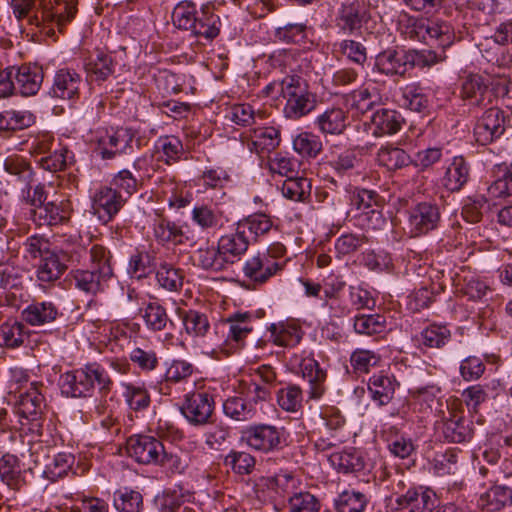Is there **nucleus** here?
Returning <instances> with one entry per match:
<instances>
[{"label":"nucleus","instance_id":"f257e3e1","mask_svg":"<svg viewBox=\"0 0 512 512\" xmlns=\"http://www.w3.org/2000/svg\"><path fill=\"white\" fill-rule=\"evenodd\" d=\"M112 384L108 373L98 363L87 364L60 377L62 393L74 398L90 397L96 387L100 391L108 392Z\"/></svg>","mask_w":512,"mask_h":512},{"label":"nucleus","instance_id":"f03ea898","mask_svg":"<svg viewBox=\"0 0 512 512\" xmlns=\"http://www.w3.org/2000/svg\"><path fill=\"white\" fill-rule=\"evenodd\" d=\"M279 88L285 100L283 114L287 119L298 120L316 108V95L310 91L308 83L302 77L286 76L280 81Z\"/></svg>","mask_w":512,"mask_h":512},{"label":"nucleus","instance_id":"7ed1b4c3","mask_svg":"<svg viewBox=\"0 0 512 512\" xmlns=\"http://www.w3.org/2000/svg\"><path fill=\"white\" fill-rule=\"evenodd\" d=\"M23 204L27 206V218L37 226L58 225L68 218V212L62 204L47 202V193L42 184L27 189Z\"/></svg>","mask_w":512,"mask_h":512},{"label":"nucleus","instance_id":"20e7f679","mask_svg":"<svg viewBox=\"0 0 512 512\" xmlns=\"http://www.w3.org/2000/svg\"><path fill=\"white\" fill-rule=\"evenodd\" d=\"M285 251V247L277 243L267 250L249 257L242 268L245 278L254 287L265 284L283 269L281 258L284 256Z\"/></svg>","mask_w":512,"mask_h":512},{"label":"nucleus","instance_id":"39448f33","mask_svg":"<svg viewBox=\"0 0 512 512\" xmlns=\"http://www.w3.org/2000/svg\"><path fill=\"white\" fill-rule=\"evenodd\" d=\"M289 369L308 383L307 395L310 400H319L326 391L327 373L311 353L294 352L288 359Z\"/></svg>","mask_w":512,"mask_h":512},{"label":"nucleus","instance_id":"423d86ee","mask_svg":"<svg viewBox=\"0 0 512 512\" xmlns=\"http://www.w3.org/2000/svg\"><path fill=\"white\" fill-rule=\"evenodd\" d=\"M287 431L271 424H253L242 433V440L252 450L268 454L277 452L286 445Z\"/></svg>","mask_w":512,"mask_h":512},{"label":"nucleus","instance_id":"0eeeda50","mask_svg":"<svg viewBox=\"0 0 512 512\" xmlns=\"http://www.w3.org/2000/svg\"><path fill=\"white\" fill-rule=\"evenodd\" d=\"M174 26L181 30L190 31L194 36L212 40L219 34L213 17L200 18L196 5L189 1L177 4L172 12Z\"/></svg>","mask_w":512,"mask_h":512},{"label":"nucleus","instance_id":"6e6552de","mask_svg":"<svg viewBox=\"0 0 512 512\" xmlns=\"http://www.w3.org/2000/svg\"><path fill=\"white\" fill-rule=\"evenodd\" d=\"M134 137V132L130 128H99L94 134L93 141L97 144V151L103 159H112L118 154L132 153Z\"/></svg>","mask_w":512,"mask_h":512},{"label":"nucleus","instance_id":"1a4fd4ad","mask_svg":"<svg viewBox=\"0 0 512 512\" xmlns=\"http://www.w3.org/2000/svg\"><path fill=\"white\" fill-rule=\"evenodd\" d=\"M251 320L252 317L248 313H236L219 321L214 325L212 345L218 348L238 345L252 332Z\"/></svg>","mask_w":512,"mask_h":512},{"label":"nucleus","instance_id":"9d476101","mask_svg":"<svg viewBox=\"0 0 512 512\" xmlns=\"http://www.w3.org/2000/svg\"><path fill=\"white\" fill-rule=\"evenodd\" d=\"M84 253H86V249L81 245L75 246L71 251L61 250L56 252L51 250L46 252L37 269L38 280L42 283H51L58 280L67 268L66 262H80Z\"/></svg>","mask_w":512,"mask_h":512},{"label":"nucleus","instance_id":"9b49d317","mask_svg":"<svg viewBox=\"0 0 512 512\" xmlns=\"http://www.w3.org/2000/svg\"><path fill=\"white\" fill-rule=\"evenodd\" d=\"M439 429L445 440L453 443L470 441L473 436L472 422L464 416L460 404L451 403L447 405V412L443 417Z\"/></svg>","mask_w":512,"mask_h":512},{"label":"nucleus","instance_id":"f8f14e48","mask_svg":"<svg viewBox=\"0 0 512 512\" xmlns=\"http://www.w3.org/2000/svg\"><path fill=\"white\" fill-rule=\"evenodd\" d=\"M369 19V7L363 0H346L337 10L335 25L344 34H355Z\"/></svg>","mask_w":512,"mask_h":512},{"label":"nucleus","instance_id":"ddd939ff","mask_svg":"<svg viewBox=\"0 0 512 512\" xmlns=\"http://www.w3.org/2000/svg\"><path fill=\"white\" fill-rule=\"evenodd\" d=\"M505 130V112L500 108L491 107L477 119L473 134L478 144L487 145L500 138Z\"/></svg>","mask_w":512,"mask_h":512},{"label":"nucleus","instance_id":"4468645a","mask_svg":"<svg viewBox=\"0 0 512 512\" xmlns=\"http://www.w3.org/2000/svg\"><path fill=\"white\" fill-rule=\"evenodd\" d=\"M41 26L48 27L50 32L53 26L61 29L70 22L76 14L74 0H39Z\"/></svg>","mask_w":512,"mask_h":512},{"label":"nucleus","instance_id":"2eb2a0df","mask_svg":"<svg viewBox=\"0 0 512 512\" xmlns=\"http://www.w3.org/2000/svg\"><path fill=\"white\" fill-rule=\"evenodd\" d=\"M128 455L140 464H157L163 453L162 442L149 435H134L128 438Z\"/></svg>","mask_w":512,"mask_h":512},{"label":"nucleus","instance_id":"dca6fc26","mask_svg":"<svg viewBox=\"0 0 512 512\" xmlns=\"http://www.w3.org/2000/svg\"><path fill=\"white\" fill-rule=\"evenodd\" d=\"M125 197L112 186H103L92 196V209L100 220L111 221L125 205Z\"/></svg>","mask_w":512,"mask_h":512},{"label":"nucleus","instance_id":"f3484780","mask_svg":"<svg viewBox=\"0 0 512 512\" xmlns=\"http://www.w3.org/2000/svg\"><path fill=\"white\" fill-rule=\"evenodd\" d=\"M82 77L73 69L62 68L56 71L49 95L53 98L66 100L71 103L80 97Z\"/></svg>","mask_w":512,"mask_h":512},{"label":"nucleus","instance_id":"a211bd4d","mask_svg":"<svg viewBox=\"0 0 512 512\" xmlns=\"http://www.w3.org/2000/svg\"><path fill=\"white\" fill-rule=\"evenodd\" d=\"M214 410V399L206 392L192 393L186 396L181 408L184 417L194 425L208 422Z\"/></svg>","mask_w":512,"mask_h":512},{"label":"nucleus","instance_id":"6ab92c4d","mask_svg":"<svg viewBox=\"0 0 512 512\" xmlns=\"http://www.w3.org/2000/svg\"><path fill=\"white\" fill-rule=\"evenodd\" d=\"M439 221V208L430 202L417 204L409 213V227L413 236L423 235L436 229Z\"/></svg>","mask_w":512,"mask_h":512},{"label":"nucleus","instance_id":"aec40b11","mask_svg":"<svg viewBox=\"0 0 512 512\" xmlns=\"http://www.w3.org/2000/svg\"><path fill=\"white\" fill-rule=\"evenodd\" d=\"M395 502L406 512H431L436 507L437 496L431 489L420 486L409 488Z\"/></svg>","mask_w":512,"mask_h":512},{"label":"nucleus","instance_id":"412c9836","mask_svg":"<svg viewBox=\"0 0 512 512\" xmlns=\"http://www.w3.org/2000/svg\"><path fill=\"white\" fill-rule=\"evenodd\" d=\"M328 460L338 472L342 473L369 472L374 468V462L364 452L355 448L332 453Z\"/></svg>","mask_w":512,"mask_h":512},{"label":"nucleus","instance_id":"4be33fe9","mask_svg":"<svg viewBox=\"0 0 512 512\" xmlns=\"http://www.w3.org/2000/svg\"><path fill=\"white\" fill-rule=\"evenodd\" d=\"M112 276L113 268L108 266L97 270L77 269L72 272V282L78 290L95 295L105 289Z\"/></svg>","mask_w":512,"mask_h":512},{"label":"nucleus","instance_id":"5701e85b","mask_svg":"<svg viewBox=\"0 0 512 512\" xmlns=\"http://www.w3.org/2000/svg\"><path fill=\"white\" fill-rule=\"evenodd\" d=\"M470 177V166L463 156H454L444 166L442 186L450 192L462 189Z\"/></svg>","mask_w":512,"mask_h":512},{"label":"nucleus","instance_id":"b1692460","mask_svg":"<svg viewBox=\"0 0 512 512\" xmlns=\"http://www.w3.org/2000/svg\"><path fill=\"white\" fill-rule=\"evenodd\" d=\"M380 89L373 83L363 85L345 96V102L360 113H366L383 103Z\"/></svg>","mask_w":512,"mask_h":512},{"label":"nucleus","instance_id":"393cba45","mask_svg":"<svg viewBox=\"0 0 512 512\" xmlns=\"http://www.w3.org/2000/svg\"><path fill=\"white\" fill-rule=\"evenodd\" d=\"M217 244L221 248L222 254L225 255L233 265L239 261L248 250L250 239L249 236L242 231L240 226L236 224L235 229L222 235Z\"/></svg>","mask_w":512,"mask_h":512},{"label":"nucleus","instance_id":"a878e982","mask_svg":"<svg viewBox=\"0 0 512 512\" xmlns=\"http://www.w3.org/2000/svg\"><path fill=\"white\" fill-rule=\"evenodd\" d=\"M375 66L385 75H404L409 65L408 52L388 49L377 55Z\"/></svg>","mask_w":512,"mask_h":512},{"label":"nucleus","instance_id":"bb28decb","mask_svg":"<svg viewBox=\"0 0 512 512\" xmlns=\"http://www.w3.org/2000/svg\"><path fill=\"white\" fill-rule=\"evenodd\" d=\"M14 79L16 88L22 96L35 95L43 82V71L37 65H22L15 68Z\"/></svg>","mask_w":512,"mask_h":512},{"label":"nucleus","instance_id":"cd10ccee","mask_svg":"<svg viewBox=\"0 0 512 512\" xmlns=\"http://www.w3.org/2000/svg\"><path fill=\"white\" fill-rule=\"evenodd\" d=\"M38 382H30L29 387L18 392V410L25 418H31L40 413L44 407V396Z\"/></svg>","mask_w":512,"mask_h":512},{"label":"nucleus","instance_id":"c85d7f7f","mask_svg":"<svg viewBox=\"0 0 512 512\" xmlns=\"http://www.w3.org/2000/svg\"><path fill=\"white\" fill-rule=\"evenodd\" d=\"M58 314V308L50 301H34L21 312L23 321L31 326H41L52 323L56 320Z\"/></svg>","mask_w":512,"mask_h":512},{"label":"nucleus","instance_id":"c756f323","mask_svg":"<svg viewBox=\"0 0 512 512\" xmlns=\"http://www.w3.org/2000/svg\"><path fill=\"white\" fill-rule=\"evenodd\" d=\"M347 114L338 107L326 109L315 118L314 124L325 135H340L347 127Z\"/></svg>","mask_w":512,"mask_h":512},{"label":"nucleus","instance_id":"7c9ffc66","mask_svg":"<svg viewBox=\"0 0 512 512\" xmlns=\"http://www.w3.org/2000/svg\"><path fill=\"white\" fill-rule=\"evenodd\" d=\"M192 222L202 230H218L224 227L227 219L224 212L206 204L196 205L191 212Z\"/></svg>","mask_w":512,"mask_h":512},{"label":"nucleus","instance_id":"2f4dec72","mask_svg":"<svg viewBox=\"0 0 512 512\" xmlns=\"http://www.w3.org/2000/svg\"><path fill=\"white\" fill-rule=\"evenodd\" d=\"M460 96L468 106L483 105L488 96V86L484 78L478 74L468 75L462 82Z\"/></svg>","mask_w":512,"mask_h":512},{"label":"nucleus","instance_id":"473e14b6","mask_svg":"<svg viewBox=\"0 0 512 512\" xmlns=\"http://www.w3.org/2000/svg\"><path fill=\"white\" fill-rule=\"evenodd\" d=\"M269 340L277 346L294 347L300 343L304 332L294 322L273 323L268 328Z\"/></svg>","mask_w":512,"mask_h":512},{"label":"nucleus","instance_id":"72a5a7b5","mask_svg":"<svg viewBox=\"0 0 512 512\" xmlns=\"http://www.w3.org/2000/svg\"><path fill=\"white\" fill-rule=\"evenodd\" d=\"M397 382L394 377L382 373L374 374L368 382V391L371 398L378 405H387L395 394Z\"/></svg>","mask_w":512,"mask_h":512},{"label":"nucleus","instance_id":"f704fd0d","mask_svg":"<svg viewBox=\"0 0 512 512\" xmlns=\"http://www.w3.org/2000/svg\"><path fill=\"white\" fill-rule=\"evenodd\" d=\"M280 143V131L275 127H259L253 130L248 148L259 155L269 153Z\"/></svg>","mask_w":512,"mask_h":512},{"label":"nucleus","instance_id":"c9c22d12","mask_svg":"<svg viewBox=\"0 0 512 512\" xmlns=\"http://www.w3.org/2000/svg\"><path fill=\"white\" fill-rule=\"evenodd\" d=\"M373 135L380 137L397 133L401 128V115L392 109L380 108L371 117Z\"/></svg>","mask_w":512,"mask_h":512},{"label":"nucleus","instance_id":"e433bc0d","mask_svg":"<svg viewBox=\"0 0 512 512\" xmlns=\"http://www.w3.org/2000/svg\"><path fill=\"white\" fill-rule=\"evenodd\" d=\"M478 505L489 512H497L512 505V488L505 485H495L483 493Z\"/></svg>","mask_w":512,"mask_h":512},{"label":"nucleus","instance_id":"4c0bfd02","mask_svg":"<svg viewBox=\"0 0 512 512\" xmlns=\"http://www.w3.org/2000/svg\"><path fill=\"white\" fill-rule=\"evenodd\" d=\"M197 265L204 270L221 272L227 270L232 264L217 244V247H206L197 250L195 255Z\"/></svg>","mask_w":512,"mask_h":512},{"label":"nucleus","instance_id":"58836bf2","mask_svg":"<svg viewBox=\"0 0 512 512\" xmlns=\"http://www.w3.org/2000/svg\"><path fill=\"white\" fill-rule=\"evenodd\" d=\"M223 412L232 420L250 421L255 418L257 408L251 400L242 396H233L224 401Z\"/></svg>","mask_w":512,"mask_h":512},{"label":"nucleus","instance_id":"ea45409f","mask_svg":"<svg viewBox=\"0 0 512 512\" xmlns=\"http://www.w3.org/2000/svg\"><path fill=\"white\" fill-rule=\"evenodd\" d=\"M496 180L487 188L491 199L512 196V167L506 163L496 165L494 168Z\"/></svg>","mask_w":512,"mask_h":512},{"label":"nucleus","instance_id":"a19ab883","mask_svg":"<svg viewBox=\"0 0 512 512\" xmlns=\"http://www.w3.org/2000/svg\"><path fill=\"white\" fill-rule=\"evenodd\" d=\"M155 150L159 154L157 160L163 161L167 165L178 162L184 153L182 141L173 135L159 137L155 142Z\"/></svg>","mask_w":512,"mask_h":512},{"label":"nucleus","instance_id":"79ce46f5","mask_svg":"<svg viewBox=\"0 0 512 512\" xmlns=\"http://www.w3.org/2000/svg\"><path fill=\"white\" fill-rule=\"evenodd\" d=\"M377 161L389 170L402 169L412 164V158L402 148L384 145L377 152Z\"/></svg>","mask_w":512,"mask_h":512},{"label":"nucleus","instance_id":"37998d69","mask_svg":"<svg viewBox=\"0 0 512 512\" xmlns=\"http://www.w3.org/2000/svg\"><path fill=\"white\" fill-rule=\"evenodd\" d=\"M330 165L339 176L353 177L355 180L360 176L362 162L354 150H345L331 160Z\"/></svg>","mask_w":512,"mask_h":512},{"label":"nucleus","instance_id":"c03bdc74","mask_svg":"<svg viewBox=\"0 0 512 512\" xmlns=\"http://www.w3.org/2000/svg\"><path fill=\"white\" fill-rule=\"evenodd\" d=\"M25 325L17 320H9L0 325V345L7 348L20 347L27 338Z\"/></svg>","mask_w":512,"mask_h":512},{"label":"nucleus","instance_id":"a18cd8bd","mask_svg":"<svg viewBox=\"0 0 512 512\" xmlns=\"http://www.w3.org/2000/svg\"><path fill=\"white\" fill-rule=\"evenodd\" d=\"M0 478L3 483L12 489H19L21 487L23 477L16 456L5 454L0 458Z\"/></svg>","mask_w":512,"mask_h":512},{"label":"nucleus","instance_id":"49530a36","mask_svg":"<svg viewBox=\"0 0 512 512\" xmlns=\"http://www.w3.org/2000/svg\"><path fill=\"white\" fill-rule=\"evenodd\" d=\"M249 239L266 235L273 226L272 220L264 213L252 214L237 223Z\"/></svg>","mask_w":512,"mask_h":512},{"label":"nucleus","instance_id":"de8ad7c7","mask_svg":"<svg viewBox=\"0 0 512 512\" xmlns=\"http://www.w3.org/2000/svg\"><path fill=\"white\" fill-rule=\"evenodd\" d=\"M281 192L289 200L304 202L310 197L311 182L307 178L294 175L283 182Z\"/></svg>","mask_w":512,"mask_h":512},{"label":"nucleus","instance_id":"09e8293b","mask_svg":"<svg viewBox=\"0 0 512 512\" xmlns=\"http://www.w3.org/2000/svg\"><path fill=\"white\" fill-rule=\"evenodd\" d=\"M123 397L130 409L142 411L149 407L151 403L150 395L143 385L122 382Z\"/></svg>","mask_w":512,"mask_h":512},{"label":"nucleus","instance_id":"8fccbe9b","mask_svg":"<svg viewBox=\"0 0 512 512\" xmlns=\"http://www.w3.org/2000/svg\"><path fill=\"white\" fill-rule=\"evenodd\" d=\"M3 168L16 181L28 184L32 180L33 171L26 158L19 154H11L4 159Z\"/></svg>","mask_w":512,"mask_h":512},{"label":"nucleus","instance_id":"3c124183","mask_svg":"<svg viewBox=\"0 0 512 512\" xmlns=\"http://www.w3.org/2000/svg\"><path fill=\"white\" fill-rule=\"evenodd\" d=\"M75 458L71 453L60 452L53 456L50 462L45 465L43 476L55 482L67 475L72 468Z\"/></svg>","mask_w":512,"mask_h":512},{"label":"nucleus","instance_id":"603ef678","mask_svg":"<svg viewBox=\"0 0 512 512\" xmlns=\"http://www.w3.org/2000/svg\"><path fill=\"white\" fill-rule=\"evenodd\" d=\"M113 505L119 512H139L143 505L142 495L132 489H119L113 494Z\"/></svg>","mask_w":512,"mask_h":512},{"label":"nucleus","instance_id":"864d4df0","mask_svg":"<svg viewBox=\"0 0 512 512\" xmlns=\"http://www.w3.org/2000/svg\"><path fill=\"white\" fill-rule=\"evenodd\" d=\"M142 317L148 330L162 331L169 321L166 309L157 302L148 303L142 310Z\"/></svg>","mask_w":512,"mask_h":512},{"label":"nucleus","instance_id":"5fc2aeb1","mask_svg":"<svg viewBox=\"0 0 512 512\" xmlns=\"http://www.w3.org/2000/svg\"><path fill=\"white\" fill-rule=\"evenodd\" d=\"M303 391L296 384H288L277 392V403L287 412H297L302 407Z\"/></svg>","mask_w":512,"mask_h":512},{"label":"nucleus","instance_id":"6e6d98bb","mask_svg":"<svg viewBox=\"0 0 512 512\" xmlns=\"http://www.w3.org/2000/svg\"><path fill=\"white\" fill-rule=\"evenodd\" d=\"M158 284L171 292H176L183 285V274L180 269L175 268L169 263H162L156 272Z\"/></svg>","mask_w":512,"mask_h":512},{"label":"nucleus","instance_id":"4d7b16f0","mask_svg":"<svg viewBox=\"0 0 512 512\" xmlns=\"http://www.w3.org/2000/svg\"><path fill=\"white\" fill-rule=\"evenodd\" d=\"M451 338V332L445 325L432 324L426 327L420 335V342L428 348H442Z\"/></svg>","mask_w":512,"mask_h":512},{"label":"nucleus","instance_id":"13d9d810","mask_svg":"<svg viewBox=\"0 0 512 512\" xmlns=\"http://www.w3.org/2000/svg\"><path fill=\"white\" fill-rule=\"evenodd\" d=\"M153 234L160 243H180L182 241V229L170 220L161 218L153 224Z\"/></svg>","mask_w":512,"mask_h":512},{"label":"nucleus","instance_id":"bf43d9fd","mask_svg":"<svg viewBox=\"0 0 512 512\" xmlns=\"http://www.w3.org/2000/svg\"><path fill=\"white\" fill-rule=\"evenodd\" d=\"M354 329L363 335L380 334L386 329L385 317L379 314H361L355 317Z\"/></svg>","mask_w":512,"mask_h":512},{"label":"nucleus","instance_id":"052dcab7","mask_svg":"<svg viewBox=\"0 0 512 512\" xmlns=\"http://www.w3.org/2000/svg\"><path fill=\"white\" fill-rule=\"evenodd\" d=\"M186 333L192 337H203L210 328L206 314L196 310H189L182 316Z\"/></svg>","mask_w":512,"mask_h":512},{"label":"nucleus","instance_id":"680f3d73","mask_svg":"<svg viewBox=\"0 0 512 512\" xmlns=\"http://www.w3.org/2000/svg\"><path fill=\"white\" fill-rule=\"evenodd\" d=\"M86 71L96 81H105L114 71L111 56L98 53L86 64Z\"/></svg>","mask_w":512,"mask_h":512},{"label":"nucleus","instance_id":"e2e57ef3","mask_svg":"<svg viewBox=\"0 0 512 512\" xmlns=\"http://www.w3.org/2000/svg\"><path fill=\"white\" fill-rule=\"evenodd\" d=\"M299 480L288 471H280L272 477L267 478V487L282 496L294 494Z\"/></svg>","mask_w":512,"mask_h":512},{"label":"nucleus","instance_id":"0e129e2a","mask_svg":"<svg viewBox=\"0 0 512 512\" xmlns=\"http://www.w3.org/2000/svg\"><path fill=\"white\" fill-rule=\"evenodd\" d=\"M293 148L302 156L314 158L321 152L322 142L319 136L310 132H302L294 138Z\"/></svg>","mask_w":512,"mask_h":512},{"label":"nucleus","instance_id":"69168bd1","mask_svg":"<svg viewBox=\"0 0 512 512\" xmlns=\"http://www.w3.org/2000/svg\"><path fill=\"white\" fill-rule=\"evenodd\" d=\"M111 186L116 191L121 192L127 202L128 198L142 186V183L130 170L123 169L114 175Z\"/></svg>","mask_w":512,"mask_h":512},{"label":"nucleus","instance_id":"338daca9","mask_svg":"<svg viewBox=\"0 0 512 512\" xmlns=\"http://www.w3.org/2000/svg\"><path fill=\"white\" fill-rule=\"evenodd\" d=\"M367 497L358 491H344L337 498L335 505L338 512H363Z\"/></svg>","mask_w":512,"mask_h":512},{"label":"nucleus","instance_id":"774afa93","mask_svg":"<svg viewBox=\"0 0 512 512\" xmlns=\"http://www.w3.org/2000/svg\"><path fill=\"white\" fill-rule=\"evenodd\" d=\"M453 36L445 23L429 20V29L426 32L424 43L430 46L446 48L452 44Z\"/></svg>","mask_w":512,"mask_h":512}]
</instances>
